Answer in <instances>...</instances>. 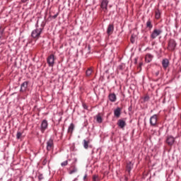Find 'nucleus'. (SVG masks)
I'll use <instances>...</instances> for the list:
<instances>
[{
    "mask_svg": "<svg viewBox=\"0 0 181 181\" xmlns=\"http://www.w3.org/2000/svg\"><path fill=\"white\" fill-rule=\"evenodd\" d=\"M108 98L111 103H115L117 101V95H115V93L109 94Z\"/></svg>",
    "mask_w": 181,
    "mask_h": 181,
    "instance_id": "obj_11",
    "label": "nucleus"
},
{
    "mask_svg": "<svg viewBox=\"0 0 181 181\" xmlns=\"http://www.w3.org/2000/svg\"><path fill=\"white\" fill-rule=\"evenodd\" d=\"M54 147L53 139H49V141H47V151H52Z\"/></svg>",
    "mask_w": 181,
    "mask_h": 181,
    "instance_id": "obj_7",
    "label": "nucleus"
},
{
    "mask_svg": "<svg viewBox=\"0 0 181 181\" xmlns=\"http://www.w3.org/2000/svg\"><path fill=\"white\" fill-rule=\"evenodd\" d=\"M28 1L29 0H21V2H23V4H25V2H28Z\"/></svg>",
    "mask_w": 181,
    "mask_h": 181,
    "instance_id": "obj_32",
    "label": "nucleus"
},
{
    "mask_svg": "<svg viewBox=\"0 0 181 181\" xmlns=\"http://www.w3.org/2000/svg\"><path fill=\"white\" fill-rule=\"evenodd\" d=\"M4 36V29L2 28H0V39H2Z\"/></svg>",
    "mask_w": 181,
    "mask_h": 181,
    "instance_id": "obj_28",
    "label": "nucleus"
},
{
    "mask_svg": "<svg viewBox=\"0 0 181 181\" xmlns=\"http://www.w3.org/2000/svg\"><path fill=\"white\" fill-rule=\"evenodd\" d=\"M134 168V163H132L131 161H129L127 165V172H128L129 175L131 174V170Z\"/></svg>",
    "mask_w": 181,
    "mask_h": 181,
    "instance_id": "obj_8",
    "label": "nucleus"
},
{
    "mask_svg": "<svg viewBox=\"0 0 181 181\" xmlns=\"http://www.w3.org/2000/svg\"><path fill=\"white\" fill-rule=\"evenodd\" d=\"M47 63L49 67L54 66V55L50 54L47 59Z\"/></svg>",
    "mask_w": 181,
    "mask_h": 181,
    "instance_id": "obj_4",
    "label": "nucleus"
},
{
    "mask_svg": "<svg viewBox=\"0 0 181 181\" xmlns=\"http://www.w3.org/2000/svg\"><path fill=\"white\" fill-rule=\"evenodd\" d=\"M83 107L84 110H88V106H87V105H86V103L83 104Z\"/></svg>",
    "mask_w": 181,
    "mask_h": 181,
    "instance_id": "obj_30",
    "label": "nucleus"
},
{
    "mask_svg": "<svg viewBox=\"0 0 181 181\" xmlns=\"http://www.w3.org/2000/svg\"><path fill=\"white\" fill-rule=\"evenodd\" d=\"M146 28H148V29H152V28H153V25H152V22L151 21V19H148L146 22Z\"/></svg>",
    "mask_w": 181,
    "mask_h": 181,
    "instance_id": "obj_19",
    "label": "nucleus"
},
{
    "mask_svg": "<svg viewBox=\"0 0 181 181\" xmlns=\"http://www.w3.org/2000/svg\"><path fill=\"white\" fill-rule=\"evenodd\" d=\"M159 18H160V11L157 10L156 11V19H159Z\"/></svg>",
    "mask_w": 181,
    "mask_h": 181,
    "instance_id": "obj_25",
    "label": "nucleus"
},
{
    "mask_svg": "<svg viewBox=\"0 0 181 181\" xmlns=\"http://www.w3.org/2000/svg\"><path fill=\"white\" fill-rule=\"evenodd\" d=\"M73 131H74V124L71 123L68 128V132L69 134H73Z\"/></svg>",
    "mask_w": 181,
    "mask_h": 181,
    "instance_id": "obj_18",
    "label": "nucleus"
},
{
    "mask_svg": "<svg viewBox=\"0 0 181 181\" xmlns=\"http://www.w3.org/2000/svg\"><path fill=\"white\" fill-rule=\"evenodd\" d=\"M86 179H87V174H86V175L83 176V180H86Z\"/></svg>",
    "mask_w": 181,
    "mask_h": 181,
    "instance_id": "obj_33",
    "label": "nucleus"
},
{
    "mask_svg": "<svg viewBox=\"0 0 181 181\" xmlns=\"http://www.w3.org/2000/svg\"><path fill=\"white\" fill-rule=\"evenodd\" d=\"M114 115L116 118H119V117H121V107H117L114 110Z\"/></svg>",
    "mask_w": 181,
    "mask_h": 181,
    "instance_id": "obj_12",
    "label": "nucleus"
},
{
    "mask_svg": "<svg viewBox=\"0 0 181 181\" xmlns=\"http://www.w3.org/2000/svg\"><path fill=\"white\" fill-rule=\"evenodd\" d=\"M158 122V115H154L150 118V124L152 127H155Z\"/></svg>",
    "mask_w": 181,
    "mask_h": 181,
    "instance_id": "obj_6",
    "label": "nucleus"
},
{
    "mask_svg": "<svg viewBox=\"0 0 181 181\" xmlns=\"http://www.w3.org/2000/svg\"><path fill=\"white\" fill-rule=\"evenodd\" d=\"M176 41L173 39H171L168 42V49L170 50V52H173L175 49H176L177 46Z\"/></svg>",
    "mask_w": 181,
    "mask_h": 181,
    "instance_id": "obj_2",
    "label": "nucleus"
},
{
    "mask_svg": "<svg viewBox=\"0 0 181 181\" xmlns=\"http://www.w3.org/2000/svg\"><path fill=\"white\" fill-rule=\"evenodd\" d=\"M152 59H153V55L151 54H147L145 57V60L146 63H151L152 62Z\"/></svg>",
    "mask_w": 181,
    "mask_h": 181,
    "instance_id": "obj_14",
    "label": "nucleus"
},
{
    "mask_svg": "<svg viewBox=\"0 0 181 181\" xmlns=\"http://www.w3.org/2000/svg\"><path fill=\"white\" fill-rule=\"evenodd\" d=\"M21 137H22V132H17L16 138H17L18 139H21Z\"/></svg>",
    "mask_w": 181,
    "mask_h": 181,
    "instance_id": "obj_27",
    "label": "nucleus"
},
{
    "mask_svg": "<svg viewBox=\"0 0 181 181\" xmlns=\"http://www.w3.org/2000/svg\"><path fill=\"white\" fill-rule=\"evenodd\" d=\"M70 160H71L70 159H68V160H66L62 162V163H61V166H62V168H64V166H67V165H69V162H70Z\"/></svg>",
    "mask_w": 181,
    "mask_h": 181,
    "instance_id": "obj_22",
    "label": "nucleus"
},
{
    "mask_svg": "<svg viewBox=\"0 0 181 181\" xmlns=\"http://www.w3.org/2000/svg\"><path fill=\"white\" fill-rule=\"evenodd\" d=\"M107 6H108V0H103L101 3V8L107 11Z\"/></svg>",
    "mask_w": 181,
    "mask_h": 181,
    "instance_id": "obj_17",
    "label": "nucleus"
},
{
    "mask_svg": "<svg viewBox=\"0 0 181 181\" xmlns=\"http://www.w3.org/2000/svg\"><path fill=\"white\" fill-rule=\"evenodd\" d=\"M96 121H97V122H98V124H101V122H103V117H101V116H100V115H98L96 116Z\"/></svg>",
    "mask_w": 181,
    "mask_h": 181,
    "instance_id": "obj_23",
    "label": "nucleus"
},
{
    "mask_svg": "<svg viewBox=\"0 0 181 181\" xmlns=\"http://www.w3.org/2000/svg\"><path fill=\"white\" fill-rule=\"evenodd\" d=\"M166 142H167L168 145H170V146H171V145L175 144V138H173V136H170L167 138Z\"/></svg>",
    "mask_w": 181,
    "mask_h": 181,
    "instance_id": "obj_9",
    "label": "nucleus"
},
{
    "mask_svg": "<svg viewBox=\"0 0 181 181\" xmlns=\"http://www.w3.org/2000/svg\"><path fill=\"white\" fill-rule=\"evenodd\" d=\"M117 125L119 128L123 129V128H125V125H127V123L122 119H119L117 122Z\"/></svg>",
    "mask_w": 181,
    "mask_h": 181,
    "instance_id": "obj_13",
    "label": "nucleus"
},
{
    "mask_svg": "<svg viewBox=\"0 0 181 181\" xmlns=\"http://www.w3.org/2000/svg\"><path fill=\"white\" fill-rule=\"evenodd\" d=\"M162 66H163V69H168V67L169 66V59H163Z\"/></svg>",
    "mask_w": 181,
    "mask_h": 181,
    "instance_id": "obj_16",
    "label": "nucleus"
},
{
    "mask_svg": "<svg viewBox=\"0 0 181 181\" xmlns=\"http://www.w3.org/2000/svg\"><path fill=\"white\" fill-rule=\"evenodd\" d=\"M78 169L76 165L73 166V169L69 171V175H73V173H77Z\"/></svg>",
    "mask_w": 181,
    "mask_h": 181,
    "instance_id": "obj_20",
    "label": "nucleus"
},
{
    "mask_svg": "<svg viewBox=\"0 0 181 181\" xmlns=\"http://www.w3.org/2000/svg\"><path fill=\"white\" fill-rule=\"evenodd\" d=\"M28 81H25L23 82L21 86V90L20 91H21L22 93H24V91H25L28 88Z\"/></svg>",
    "mask_w": 181,
    "mask_h": 181,
    "instance_id": "obj_10",
    "label": "nucleus"
},
{
    "mask_svg": "<svg viewBox=\"0 0 181 181\" xmlns=\"http://www.w3.org/2000/svg\"><path fill=\"white\" fill-rule=\"evenodd\" d=\"M158 75H159V72H157V73H156V76H158Z\"/></svg>",
    "mask_w": 181,
    "mask_h": 181,
    "instance_id": "obj_35",
    "label": "nucleus"
},
{
    "mask_svg": "<svg viewBox=\"0 0 181 181\" xmlns=\"http://www.w3.org/2000/svg\"><path fill=\"white\" fill-rule=\"evenodd\" d=\"M162 34V30L160 29H154L153 30V32L151 33V35H150V37L151 39H156L157 36H159L160 35Z\"/></svg>",
    "mask_w": 181,
    "mask_h": 181,
    "instance_id": "obj_3",
    "label": "nucleus"
},
{
    "mask_svg": "<svg viewBox=\"0 0 181 181\" xmlns=\"http://www.w3.org/2000/svg\"><path fill=\"white\" fill-rule=\"evenodd\" d=\"M125 69V64H122L117 66V70H124Z\"/></svg>",
    "mask_w": 181,
    "mask_h": 181,
    "instance_id": "obj_26",
    "label": "nucleus"
},
{
    "mask_svg": "<svg viewBox=\"0 0 181 181\" xmlns=\"http://www.w3.org/2000/svg\"><path fill=\"white\" fill-rule=\"evenodd\" d=\"M43 33V28L39 27V21H37L35 24V29H34L31 33V37L33 39H39L40 38V35Z\"/></svg>",
    "mask_w": 181,
    "mask_h": 181,
    "instance_id": "obj_1",
    "label": "nucleus"
},
{
    "mask_svg": "<svg viewBox=\"0 0 181 181\" xmlns=\"http://www.w3.org/2000/svg\"><path fill=\"white\" fill-rule=\"evenodd\" d=\"M38 178H39L40 180H42V179H43V177H42V175H40V176L38 177Z\"/></svg>",
    "mask_w": 181,
    "mask_h": 181,
    "instance_id": "obj_34",
    "label": "nucleus"
},
{
    "mask_svg": "<svg viewBox=\"0 0 181 181\" xmlns=\"http://www.w3.org/2000/svg\"><path fill=\"white\" fill-rule=\"evenodd\" d=\"M114 32V24H110L107 29V35H111Z\"/></svg>",
    "mask_w": 181,
    "mask_h": 181,
    "instance_id": "obj_15",
    "label": "nucleus"
},
{
    "mask_svg": "<svg viewBox=\"0 0 181 181\" xmlns=\"http://www.w3.org/2000/svg\"><path fill=\"white\" fill-rule=\"evenodd\" d=\"M93 181H100V178H98V175H93Z\"/></svg>",
    "mask_w": 181,
    "mask_h": 181,
    "instance_id": "obj_29",
    "label": "nucleus"
},
{
    "mask_svg": "<svg viewBox=\"0 0 181 181\" xmlns=\"http://www.w3.org/2000/svg\"><path fill=\"white\" fill-rule=\"evenodd\" d=\"M57 16H59V13H57L56 14L52 16V19H56V18H57Z\"/></svg>",
    "mask_w": 181,
    "mask_h": 181,
    "instance_id": "obj_31",
    "label": "nucleus"
},
{
    "mask_svg": "<svg viewBox=\"0 0 181 181\" xmlns=\"http://www.w3.org/2000/svg\"><path fill=\"white\" fill-rule=\"evenodd\" d=\"M47 127H49V123L47 122V120H42L40 125V130L42 134L45 133Z\"/></svg>",
    "mask_w": 181,
    "mask_h": 181,
    "instance_id": "obj_5",
    "label": "nucleus"
},
{
    "mask_svg": "<svg viewBox=\"0 0 181 181\" xmlns=\"http://www.w3.org/2000/svg\"><path fill=\"white\" fill-rule=\"evenodd\" d=\"M92 74H93V69H91L90 68L88 69L87 71H86V74L87 77H90V76H91Z\"/></svg>",
    "mask_w": 181,
    "mask_h": 181,
    "instance_id": "obj_21",
    "label": "nucleus"
},
{
    "mask_svg": "<svg viewBox=\"0 0 181 181\" xmlns=\"http://www.w3.org/2000/svg\"><path fill=\"white\" fill-rule=\"evenodd\" d=\"M88 144H90V141H87L86 140H83V148L85 149H88Z\"/></svg>",
    "mask_w": 181,
    "mask_h": 181,
    "instance_id": "obj_24",
    "label": "nucleus"
}]
</instances>
